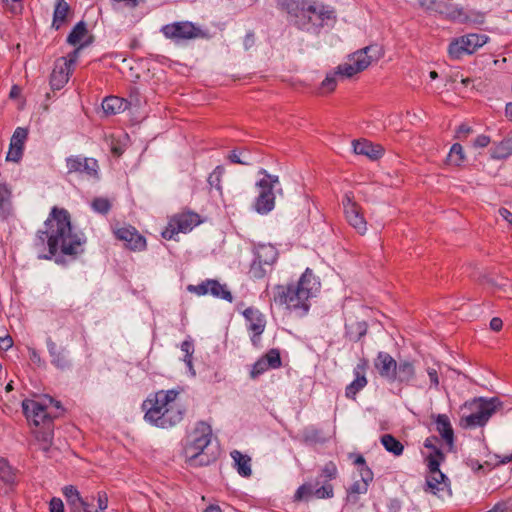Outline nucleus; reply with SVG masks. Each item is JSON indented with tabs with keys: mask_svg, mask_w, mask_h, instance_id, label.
Returning a JSON list of instances; mask_svg holds the SVG:
<instances>
[{
	"mask_svg": "<svg viewBox=\"0 0 512 512\" xmlns=\"http://www.w3.org/2000/svg\"><path fill=\"white\" fill-rule=\"evenodd\" d=\"M85 238L73 232L69 212L53 207L44 222V230H38L32 248L39 259L50 260L57 253L76 256L83 252Z\"/></svg>",
	"mask_w": 512,
	"mask_h": 512,
	"instance_id": "f257e3e1",
	"label": "nucleus"
},
{
	"mask_svg": "<svg viewBox=\"0 0 512 512\" xmlns=\"http://www.w3.org/2000/svg\"><path fill=\"white\" fill-rule=\"evenodd\" d=\"M179 391L175 389L160 390L150 394L142 403L144 420L149 424L169 429L183 420L185 410L177 401Z\"/></svg>",
	"mask_w": 512,
	"mask_h": 512,
	"instance_id": "f03ea898",
	"label": "nucleus"
},
{
	"mask_svg": "<svg viewBox=\"0 0 512 512\" xmlns=\"http://www.w3.org/2000/svg\"><path fill=\"white\" fill-rule=\"evenodd\" d=\"M320 289V282L313 271L307 268L296 284L277 285L273 300L279 306L304 316L310 309L309 299Z\"/></svg>",
	"mask_w": 512,
	"mask_h": 512,
	"instance_id": "7ed1b4c3",
	"label": "nucleus"
},
{
	"mask_svg": "<svg viewBox=\"0 0 512 512\" xmlns=\"http://www.w3.org/2000/svg\"><path fill=\"white\" fill-rule=\"evenodd\" d=\"M212 430L209 424L205 422L197 423L193 432L188 436L184 446V456L186 462L191 466L208 465L215 459L207 452L211 442Z\"/></svg>",
	"mask_w": 512,
	"mask_h": 512,
	"instance_id": "20e7f679",
	"label": "nucleus"
},
{
	"mask_svg": "<svg viewBox=\"0 0 512 512\" xmlns=\"http://www.w3.org/2000/svg\"><path fill=\"white\" fill-rule=\"evenodd\" d=\"M338 476V468L332 461L327 462L320 470L314 483L301 485L295 492L294 500L301 501L313 496L317 499H330L334 496V487L331 481Z\"/></svg>",
	"mask_w": 512,
	"mask_h": 512,
	"instance_id": "39448f33",
	"label": "nucleus"
},
{
	"mask_svg": "<svg viewBox=\"0 0 512 512\" xmlns=\"http://www.w3.org/2000/svg\"><path fill=\"white\" fill-rule=\"evenodd\" d=\"M466 405H468L473 412L470 415L463 416L461 418L460 424L463 428L482 427L488 422L494 413L502 409V402L498 397H492L489 399L479 397Z\"/></svg>",
	"mask_w": 512,
	"mask_h": 512,
	"instance_id": "423d86ee",
	"label": "nucleus"
},
{
	"mask_svg": "<svg viewBox=\"0 0 512 512\" xmlns=\"http://www.w3.org/2000/svg\"><path fill=\"white\" fill-rule=\"evenodd\" d=\"M277 7L288 14L289 20L301 30H310L312 17L309 16L307 0H276Z\"/></svg>",
	"mask_w": 512,
	"mask_h": 512,
	"instance_id": "0eeeda50",
	"label": "nucleus"
},
{
	"mask_svg": "<svg viewBox=\"0 0 512 512\" xmlns=\"http://www.w3.org/2000/svg\"><path fill=\"white\" fill-rule=\"evenodd\" d=\"M161 33L165 38L175 43L202 38L205 33L199 26L190 21H177L161 27Z\"/></svg>",
	"mask_w": 512,
	"mask_h": 512,
	"instance_id": "6e6552de",
	"label": "nucleus"
},
{
	"mask_svg": "<svg viewBox=\"0 0 512 512\" xmlns=\"http://www.w3.org/2000/svg\"><path fill=\"white\" fill-rule=\"evenodd\" d=\"M489 40L485 34L471 33L454 39L448 47L452 59H459L464 54H472Z\"/></svg>",
	"mask_w": 512,
	"mask_h": 512,
	"instance_id": "1a4fd4ad",
	"label": "nucleus"
},
{
	"mask_svg": "<svg viewBox=\"0 0 512 512\" xmlns=\"http://www.w3.org/2000/svg\"><path fill=\"white\" fill-rule=\"evenodd\" d=\"M343 211L345 219L357 233L364 235L367 231V221L365 220L361 206L354 201L352 192L345 193L343 200Z\"/></svg>",
	"mask_w": 512,
	"mask_h": 512,
	"instance_id": "9d476101",
	"label": "nucleus"
},
{
	"mask_svg": "<svg viewBox=\"0 0 512 512\" xmlns=\"http://www.w3.org/2000/svg\"><path fill=\"white\" fill-rule=\"evenodd\" d=\"M187 289L198 296L211 294L216 298H220L228 302L233 301V296L228 290L227 285L221 284L219 281L214 279H207L198 285H189Z\"/></svg>",
	"mask_w": 512,
	"mask_h": 512,
	"instance_id": "9b49d317",
	"label": "nucleus"
},
{
	"mask_svg": "<svg viewBox=\"0 0 512 512\" xmlns=\"http://www.w3.org/2000/svg\"><path fill=\"white\" fill-rule=\"evenodd\" d=\"M66 167L68 173H84L89 177L98 178L99 165L94 158L70 156L66 158Z\"/></svg>",
	"mask_w": 512,
	"mask_h": 512,
	"instance_id": "f8f14e48",
	"label": "nucleus"
},
{
	"mask_svg": "<svg viewBox=\"0 0 512 512\" xmlns=\"http://www.w3.org/2000/svg\"><path fill=\"white\" fill-rule=\"evenodd\" d=\"M384 55L381 46L374 44L354 52L350 60L360 71L367 69L373 61H378Z\"/></svg>",
	"mask_w": 512,
	"mask_h": 512,
	"instance_id": "ddd939ff",
	"label": "nucleus"
},
{
	"mask_svg": "<svg viewBox=\"0 0 512 512\" xmlns=\"http://www.w3.org/2000/svg\"><path fill=\"white\" fill-rule=\"evenodd\" d=\"M46 403L26 399L22 402L23 411L28 419H31L34 425L50 423L51 419L46 411Z\"/></svg>",
	"mask_w": 512,
	"mask_h": 512,
	"instance_id": "4468645a",
	"label": "nucleus"
},
{
	"mask_svg": "<svg viewBox=\"0 0 512 512\" xmlns=\"http://www.w3.org/2000/svg\"><path fill=\"white\" fill-rule=\"evenodd\" d=\"M256 187L259 188V194L254 201V209L259 214H267L275 207L274 191L264 181H257Z\"/></svg>",
	"mask_w": 512,
	"mask_h": 512,
	"instance_id": "2eb2a0df",
	"label": "nucleus"
},
{
	"mask_svg": "<svg viewBox=\"0 0 512 512\" xmlns=\"http://www.w3.org/2000/svg\"><path fill=\"white\" fill-rule=\"evenodd\" d=\"M368 361L361 359L353 370L354 380L346 387L345 396L349 399H355L359 391H361L368 383L366 378V370Z\"/></svg>",
	"mask_w": 512,
	"mask_h": 512,
	"instance_id": "dca6fc26",
	"label": "nucleus"
},
{
	"mask_svg": "<svg viewBox=\"0 0 512 512\" xmlns=\"http://www.w3.org/2000/svg\"><path fill=\"white\" fill-rule=\"evenodd\" d=\"M243 315L247 322L248 331L253 333L251 340L256 344L259 341L260 335L264 332L266 326L265 317L259 310L252 307L245 309Z\"/></svg>",
	"mask_w": 512,
	"mask_h": 512,
	"instance_id": "f3484780",
	"label": "nucleus"
},
{
	"mask_svg": "<svg viewBox=\"0 0 512 512\" xmlns=\"http://www.w3.org/2000/svg\"><path fill=\"white\" fill-rule=\"evenodd\" d=\"M114 233L117 239L125 242L126 246L133 251H141L146 247L145 238L134 227H121Z\"/></svg>",
	"mask_w": 512,
	"mask_h": 512,
	"instance_id": "a211bd4d",
	"label": "nucleus"
},
{
	"mask_svg": "<svg viewBox=\"0 0 512 512\" xmlns=\"http://www.w3.org/2000/svg\"><path fill=\"white\" fill-rule=\"evenodd\" d=\"M374 366L381 377L389 382L396 380L397 362L389 353L379 352L374 361Z\"/></svg>",
	"mask_w": 512,
	"mask_h": 512,
	"instance_id": "6ab92c4d",
	"label": "nucleus"
},
{
	"mask_svg": "<svg viewBox=\"0 0 512 512\" xmlns=\"http://www.w3.org/2000/svg\"><path fill=\"white\" fill-rule=\"evenodd\" d=\"M423 490L426 493L442 497L443 493L450 494V482L448 477L442 473V479L434 474H428L426 476Z\"/></svg>",
	"mask_w": 512,
	"mask_h": 512,
	"instance_id": "aec40b11",
	"label": "nucleus"
},
{
	"mask_svg": "<svg viewBox=\"0 0 512 512\" xmlns=\"http://www.w3.org/2000/svg\"><path fill=\"white\" fill-rule=\"evenodd\" d=\"M355 154L367 156L371 160H377L383 155V147L375 145L368 140H354L352 142Z\"/></svg>",
	"mask_w": 512,
	"mask_h": 512,
	"instance_id": "412c9836",
	"label": "nucleus"
},
{
	"mask_svg": "<svg viewBox=\"0 0 512 512\" xmlns=\"http://www.w3.org/2000/svg\"><path fill=\"white\" fill-rule=\"evenodd\" d=\"M46 344L49 355L51 357V363L54 366L62 370L70 367V361L67 357L65 348L58 347L57 344L51 339H48Z\"/></svg>",
	"mask_w": 512,
	"mask_h": 512,
	"instance_id": "4be33fe9",
	"label": "nucleus"
},
{
	"mask_svg": "<svg viewBox=\"0 0 512 512\" xmlns=\"http://www.w3.org/2000/svg\"><path fill=\"white\" fill-rule=\"evenodd\" d=\"M436 430L445 441L449 450L451 451L454 447V431L451 426L450 420L447 415L439 414L435 420Z\"/></svg>",
	"mask_w": 512,
	"mask_h": 512,
	"instance_id": "5701e85b",
	"label": "nucleus"
},
{
	"mask_svg": "<svg viewBox=\"0 0 512 512\" xmlns=\"http://www.w3.org/2000/svg\"><path fill=\"white\" fill-rule=\"evenodd\" d=\"M72 70L67 67L66 63H60L58 60L50 76V85L52 89H61L69 80Z\"/></svg>",
	"mask_w": 512,
	"mask_h": 512,
	"instance_id": "b1692460",
	"label": "nucleus"
},
{
	"mask_svg": "<svg viewBox=\"0 0 512 512\" xmlns=\"http://www.w3.org/2000/svg\"><path fill=\"white\" fill-rule=\"evenodd\" d=\"M317 16V18L320 20L318 24L312 23L311 26H315L316 28L322 27L324 25V22L326 20H330L335 18V11L332 7L324 4H318L317 2L313 1L309 4V16L311 15Z\"/></svg>",
	"mask_w": 512,
	"mask_h": 512,
	"instance_id": "393cba45",
	"label": "nucleus"
},
{
	"mask_svg": "<svg viewBox=\"0 0 512 512\" xmlns=\"http://www.w3.org/2000/svg\"><path fill=\"white\" fill-rule=\"evenodd\" d=\"M173 225L177 226V231L187 233L200 223V217L194 212H185L175 216Z\"/></svg>",
	"mask_w": 512,
	"mask_h": 512,
	"instance_id": "a878e982",
	"label": "nucleus"
},
{
	"mask_svg": "<svg viewBox=\"0 0 512 512\" xmlns=\"http://www.w3.org/2000/svg\"><path fill=\"white\" fill-rule=\"evenodd\" d=\"M230 456L233 459L234 467L240 476L248 478L252 475L250 456L243 454L238 450L231 451Z\"/></svg>",
	"mask_w": 512,
	"mask_h": 512,
	"instance_id": "bb28decb",
	"label": "nucleus"
},
{
	"mask_svg": "<svg viewBox=\"0 0 512 512\" xmlns=\"http://www.w3.org/2000/svg\"><path fill=\"white\" fill-rule=\"evenodd\" d=\"M255 258L264 263V266H272L277 259V250L271 244H259L254 250Z\"/></svg>",
	"mask_w": 512,
	"mask_h": 512,
	"instance_id": "cd10ccee",
	"label": "nucleus"
},
{
	"mask_svg": "<svg viewBox=\"0 0 512 512\" xmlns=\"http://www.w3.org/2000/svg\"><path fill=\"white\" fill-rule=\"evenodd\" d=\"M127 108V102L116 96L106 97L102 102V109L106 115H115Z\"/></svg>",
	"mask_w": 512,
	"mask_h": 512,
	"instance_id": "c85d7f7f",
	"label": "nucleus"
},
{
	"mask_svg": "<svg viewBox=\"0 0 512 512\" xmlns=\"http://www.w3.org/2000/svg\"><path fill=\"white\" fill-rule=\"evenodd\" d=\"M12 192L5 183H0V217L6 219L12 212Z\"/></svg>",
	"mask_w": 512,
	"mask_h": 512,
	"instance_id": "c756f323",
	"label": "nucleus"
},
{
	"mask_svg": "<svg viewBox=\"0 0 512 512\" xmlns=\"http://www.w3.org/2000/svg\"><path fill=\"white\" fill-rule=\"evenodd\" d=\"M70 6L65 0H56L52 27L58 30L65 22Z\"/></svg>",
	"mask_w": 512,
	"mask_h": 512,
	"instance_id": "7c9ffc66",
	"label": "nucleus"
},
{
	"mask_svg": "<svg viewBox=\"0 0 512 512\" xmlns=\"http://www.w3.org/2000/svg\"><path fill=\"white\" fill-rule=\"evenodd\" d=\"M415 376V369L411 362L401 361L397 364L396 380L401 383H408Z\"/></svg>",
	"mask_w": 512,
	"mask_h": 512,
	"instance_id": "2f4dec72",
	"label": "nucleus"
},
{
	"mask_svg": "<svg viewBox=\"0 0 512 512\" xmlns=\"http://www.w3.org/2000/svg\"><path fill=\"white\" fill-rule=\"evenodd\" d=\"M381 443L388 452L395 456H400L403 453V444L391 434H384L381 437Z\"/></svg>",
	"mask_w": 512,
	"mask_h": 512,
	"instance_id": "473e14b6",
	"label": "nucleus"
},
{
	"mask_svg": "<svg viewBox=\"0 0 512 512\" xmlns=\"http://www.w3.org/2000/svg\"><path fill=\"white\" fill-rule=\"evenodd\" d=\"M512 154V139L506 138L498 143L492 150V157L495 159H504Z\"/></svg>",
	"mask_w": 512,
	"mask_h": 512,
	"instance_id": "72a5a7b5",
	"label": "nucleus"
},
{
	"mask_svg": "<svg viewBox=\"0 0 512 512\" xmlns=\"http://www.w3.org/2000/svg\"><path fill=\"white\" fill-rule=\"evenodd\" d=\"M0 479L6 484H13L16 479L15 470L3 457H0Z\"/></svg>",
	"mask_w": 512,
	"mask_h": 512,
	"instance_id": "f704fd0d",
	"label": "nucleus"
},
{
	"mask_svg": "<svg viewBox=\"0 0 512 512\" xmlns=\"http://www.w3.org/2000/svg\"><path fill=\"white\" fill-rule=\"evenodd\" d=\"M87 34L86 24L83 21L78 22L69 33L67 42L71 45H77Z\"/></svg>",
	"mask_w": 512,
	"mask_h": 512,
	"instance_id": "c9c22d12",
	"label": "nucleus"
},
{
	"mask_svg": "<svg viewBox=\"0 0 512 512\" xmlns=\"http://www.w3.org/2000/svg\"><path fill=\"white\" fill-rule=\"evenodd\" d=\"M63 494L70 505L76 506L79 504L82 508L86 507L87 502L80 497L79 491L73 485L65 486L63 488Z\"/></svg>",
	"mask_w": 512,
	"mask_h": 512,
	"instance_id": "e433bc0d",
	"label": "nucleus"
},
{
	"mask_svg": "<svg viewBox=\"0 0 512 512\" xmlns=\"http://www.w3.org/2000/svg\"><path fill=\"white\" fill-rule=\"evenodd\" d=\"M35 438L39 442L40 448L44 452H48L53 440V432L51 429L39 430L35 432Z\"/></svg>",
	"mask_w": 512,
	"mask_h": 512,
	"instance_id": "4c0bfd02",
	"label": "nucleus"
},
{
	"mask_svg": "<svg viewBox=\"0 0 512 512\" xmlns=\"http://www.w3.org/2000/svg\"><path fill=\"white\" fill-rule=\"evenodd\" d=\"M368 487L369 484L365 483L364 481H354V483L347 490L348 498L356 502L359 498V495L367 493Z\"/></svg>",
	"mask_w": 512,
	"mask_h": 512,
	"instance_id": "58836bf2",
	"label": "nucleus"
},
{
	"mask_svg": "<svg viewBox=\"0 0 512 512\" xmlns=\"http://www.w3.org/2000/svg\"><path fill=\"white\" fill-rule=\"evenodd\" d=\"M465 159L463 147L459 143L452 145L447 156V161L451 165L459 166Z\"/></svg>",
	"mask_w": 512,
	"mask_h": 512,
	"instance_id": "ea45409f",
	"label": "nucleus"
},
{
	"mask_svg": "<svg viewBox=\"0 0 512 512\" xmlns=\"http://www.w3.org/2000/svg\"><path fill=\"white\" fill-rule=\"evenodd\" d=\"M444 460V454L442 457H438L436 454H430L427 457L428 474H434L442 479V472L440 470V464Z\"/></svg>",
	"mask_w": 512,
	"mask_h": 512,
	"instance_id": "a19ab883",
	"label": "nucleus"
},
{
	"mask_svg": "<svg viewBox=\"0 0 512 512\" xmlns=\"http://www.w3.org/2000/svg\"><path fill=\"white\" fill-rule=\"evenodd\" d=\"M337 76L336 71L330 72L326 75L325 79L321 82L320 85V93H330L335 90L337 86Z\"/></svg>",
	"mask_w": 512,
	"mask_h": 512,
	"instance_id": "79ce46f5",
	"label": "nucleus"
},
{
	"mask_svg": "<svg viewBox=\"0 0 512 512\" xmlns=\"http://www.w3.org/2000/svg\"><path fill=\"white\" fill-rule=\"evenodd\" d=\"M262 357L266 361V363L270 367V369H277L282 365L280 352L278 349H270Z\"/></svg>",
	"mask_w": 512,
	"mask_h": 512,
	"instance_id": "37998d69",
	"label": "nucleus"
},
{
	"mask_svg": "<svg viewBox=\"0 0 512 512\" xmlns=\"http://www.w3.org/2000/svg\"><path fill=\"white\" fill-rule=\"evenodd\" d=\"M270 267L271 266H264L263 262L255 258L250 267V275L255 279H261L265 277Z\"/></svg>",
	"mask_w": 512,
	"mask_h": 512,
	"instance_id": "c03bdc74",
	"label": "nucleus"
},
{
	"mask_svg": "<svg viewBox=\"0 0 512 512\" xmlns=\"http://www.w3.org/2000/svg\"><path fill=\"white\" fill-rule=\"evenodd\" d=\"M224 172H225L224 167L217 166L208 177L209 185L211 187H214L218 191H221V180H222V176H223Z\"/></svg>",
	"mask_w": 512,
	"mask_h": 512,
	"instance_id": "a18cd8bd",
	"label": "nucleus"
},
{
	"mask_svg": "<svg viewBox=\"0 0 512 512\" xmlns=\"http://www.w3.org/2000/svg\"><path fill=\"white\" fill-rule=\"evenodd\" d=\"M336 73L338 76H344L347 78H350L354 76L355 74L361 72L358 67L353 63H344L340 64L336 67Z\"/></svg>",
	"mask_w": 512,
	"mask_h": 512,
	"instance_id": "49530a36",
	"label": "nucleus"
},
{
	"mask_svg": "<svg viewBox=\"0 0 512 512\" xmlns=\"http://www.w3.org/2000/svg\"><path fill=\"white\" fill-rule=\"evenodd\" d=\"M27 136H28L27 129L22 128V127L16 128L11 137L10 145L19 146V147L23 148L24 142L27 139Z\"/></svg>",
	"mask_w": 512,
	"mask_h": 512,
	"instance_id": "de8ad7c7",
	"label": "nucleus"
},
{
	"mask_svg": "<svg viewBox=\"0 0 512 512\" xmlns=\"http://www.w3.org/2000/svg\"><path fill=\"white\" fill-rule=\"evenodd\" d=\"M181 350L185 353L184 362L186 363L189 370L193 369L192 365V355L194 353L193 343L189 340H185L181 344Z\"/></svg>",
	"mask_w": 512,
	"mask_h": 512,
	"instance_id": "09e8293b",
	"label": "nucleus"
},
{
	"mask_svg": "<svg viewBox=\"0 0 512 512\" xmlns=\"http://www.w3.org/2000/svg\"><path fill=\"white\" fill-rule=\"evenodd\" d=\"M94 211L101 213V214H107L111 208V204L108 199L106 198H95L92 201L91 204Z\"/></svg>",
	"mask_w": 512,
	"mask_h": 512,
	"instance_id": "8fccbe9b",
	"label": "nucleus"
},
{
	"mask_svg": "<svg viewBox=\"0 0 512 512\" xmlns=\"http://www.w3.org/2000/svg\"><path fill=\"white\" fill-rule=\"evenodd\" d=\"M258 174L263 175L259 181L266 182V185L270 187L271 190H274L275 187L279 184V177L277 175L269 174L265 169H260Z\"/></svg>",
	"mask_w": 512,
	"mask_h": 512,
	"instance_id": "3c124183",
	"label": "nucleus"
},
{
	"mask_svg": "<svg viewBox=\"0 0 512 512\" xmlns=\"http://www.w3.org/2000/svg\"><path fill=\"white\" fill-rule=\"evenodd\" d=\"M268 369H270V367L267 365L263 357H261L257 362L254 363L250 375L252 378H256Z\"/></svg>",
	"mask_w": 512,
	"mask_h": 512,
	"instance_id": "603ef678",
	"label": "nucleus"
},
{
	"mask_svg": "<svg viewBox=\"0 0 512 512\" xmlns=\"http://www.w3.org/2000/svg\"><path fill=\"white\" fill-rule=\"evenodd\" d=\"M448 17L452 20L459 21V22H466L468 21V17L464 13L462 8L458 7H451L449 9V12L447 13Z\"/></svg>",
	"mask_w": 512,
	"mask_h": 512,
	"instance_id": "864d4df0",
	"label": "nucleus"
},
{
	"mask_svg": "<svg viewBox=\"0 0 512 512\" xmlns=\"http://www.w3.org/2000/svg\"><path fill=\"white\" fill-rule=\"evenodd\" d=\"M82 48V45L77 47L74 51H72L70 54H68L67 57H61L58 59L60 63L65 62L67 67L72 70V66L76 63L78 57H79V51Z\"/></svg>",
	"mask_w": 512,
	"mask_h": 512,
	"instance_id": "5fc2aeb1",
	"label": "nucleus"
},
{
	"mask_svg": "<svg viewBox=\"0 0 512 512\" xmlns=\"http://www.w3.org/2000/svg\"><path fill=\"white\" fill-rule=\"evenodd\" d=\"M23 155V148L19 146L10 145L9 151L6 156L7 161L18 162Z\"/></svg>",
	"mask_w": 512,
	"mask_h": 512,
	"instance_id": "6e6d98bb",
	"label": "nucleus"
},
{
	"mask_svg": "<svg viewBox=\"0 0 512 512\" xmlns=\"http://www.w3.org/2000/svg\"><path fill=\"white\" fill-rule=\"evenodd\" d=\"M437 438L435 436H431L425 439L424 446L433 451V454H436L438 457H442V451L436 446Z\"/></svg>",
	"mask_w": 512,
	"mask_h": 512,
	"instance_id": "4d7b16f0",
	"label": "nucleus"
},
{
	"mask_svg": "<svg viewBox=\"0 0 512 512\" xmlns=\"http://www.w3.org/2000/svg\"><path fill=\"white\" fill-rule=\"evenodd\" d=\"M228 159L232 163H236V164H242V165H250L251 164L250 160L247 157L244 156L243 158H241V153L237 152L236 150L231 151V153L228 156Z\"/></svg>",
	"mask_w": 512,
	"mask_h": 512,
	"instance_id": "13d9d810",
	"label": "nucleus"
},
{
	"mask_svg": "<svg viewBox=\"0 0 512 512\" xmlns=\"http://www.w3.org/2000/svg\"><path fill=\"white\" fill-rule=\"evenodd\" d=\"M359 474H360L359 480L364 481L367 484H370L373 481V472L368 466H366L364 468H360Z\"/></svg>",
	"mask_w": 512,
	"mask_h": 512,
	"instance_id": "bf43d9fd",
	"label": "nucleus"
},
{
	"mask_svg": "<svg viewBox=\"0 0 512 512\" xmlns=\"http://www.w3.org/2000/svg\"><path fill=\"white\" fill-rule=\"evenodd\" d=\"M180 231H177V226L173 225V220L169 222L168 227L162 232V236L165 239H172L174 238V235L179 233Z\"/></svg>",
	"mask_w": 512,
	"mask_h": 512,
	"instance_id": "052dcab7",
	"label": "nucleus"
},
{
	"mask_svg": "<svg viewBox=\"0 0 512 512\" xmlns=\"http://www.w3.org/2000/svg\"><path fill=\"white\" fill-rule=\"evenodd\" d=\"M50 512H64V504L60 498L51 499Z\"/></svg>",
	"mask_w": 512,
	"mask_h": 512,
	"instance_id": "680f3d73",
	"label": "nucleus"
},
{
	"mask_svg": "<svg viewBox=\"0 0 512 512\" xmlns=\"http://www.w3.org/2000/svg\"><path fill=\"white\" fill-rule=\"evenodd\" d=\"M98 508L100 511H105L108 507V496L105 492H99L97 497Z\"/></svg>",
	"mask_w": 512,
	"mask_h": 512,
	"instance_id": "e2e57ef3",
	"label": "nucleus"
},
{
	"mask_svg": "<svg viewBox=\"0 0 512 512\" xmlns=\"http://www.w3.org/2000/svg\"><path fill=\"white\" fill-rule=\"evenodd\" d=\"M13 345V340L11 338V336L9 335H6L4 337H0V349L1 350H4V351H7L8 349H10Z\"/></svg>",
	"mask_w": 512,
	"mask_h": 512,
	"instance_id": "0e129e2a",
	"label": "nucleus"
},
{
	"mask_svg": "<svg viewBox=\"0 0 512 512\" xmlns=\"http://www.w3.org/2000/svg\"><path fill=\"white\" fill-rule=\"evenodd\" d=\"M427 373H428L431 384L437 388L439 385V378H438L437 370L434 368H428Z\"/></svg>",
	"mask_w": 512,
	"mask_h": 512,
	"instance_id": "69168bd1",
	"label": "nucleus"
},
{
	"mask_svg": "<svg viewBox=\"0 0 512 512\" xmlns=\"http://www.w3.org/2000/svg\"><path fill=\"white\" fill-rule=\"evenodd\" d=\"M490 143V138L486 135H479L474 141L476 147L484 148Z\"/></svg>",
	"mask_w": 512,
	"mask_h": 512,
	"instance_id": "338daca9",
	"label": "nucleus"
},
{
	"mask_svg": "<svg viewBox=\"0 0 512 512\" xmlns=\"http://www.w3.org/2000/svg\"><path fill=\"white\" fill-rule=\"evenodd\" d=\"M502 327H503V321L501 318L494 317L491 319V321H490L491 330L498 332L502 329Z\"/></svg>",
	"mask_w": 512,
	"mask_h": 512,
	"instance_id": "774afa93",
	"label": "nucleus"
}]
</instances>
